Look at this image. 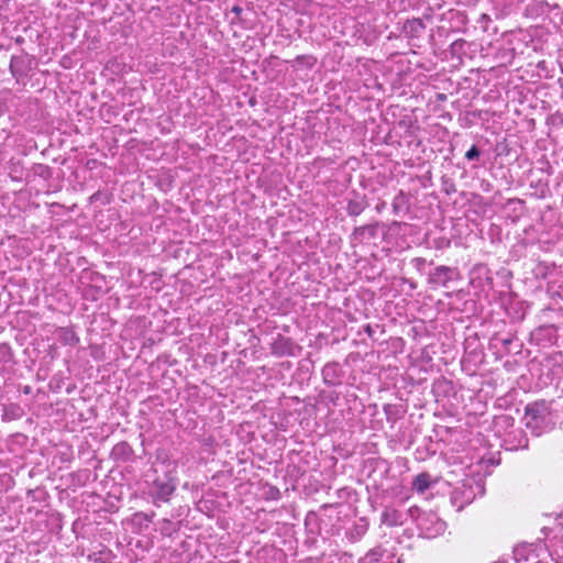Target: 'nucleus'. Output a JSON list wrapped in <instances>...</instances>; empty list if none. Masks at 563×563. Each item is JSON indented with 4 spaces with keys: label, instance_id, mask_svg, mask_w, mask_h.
Listing matches in <instances>:
<instances>
[{
    "label": "nucleus",
    "instance_id": "nucleus-4",
    "mask_svg": "<svg viewBox=\"0 0 563 563\" xmlns=\"http://www.w3.org/2000/svg\"><path fill=\"white\" fill-rule=\"evenodd\" d=\"M382 558V550L379 548L371 550L363 559V563H377Z\"/></svg>",
    "mask_w": 563,
    "mask_h": 563
},
{
    "label": "nucleus",
    "instance_id": "nucleus-5",
    "mask_svg": "<svg viewBox=\"0 0 563 563\" xmlns=\"http://www.w3.org/2000/svg\"><path fill=\"white\" fill-rule=\"evenodd\" d=\"M174 490V487L169 484H164L161 488L159 496L163 499H166Z\"/></svg>",
    "mask_w": 563,
    "mask_h": 563
},
{
    "label": "nucleus",
    "instance_id": "nucleus-2",
    "mask_svg": "<svg viewBox=\"0 0 563 563\" xmlns=\"http://www.w3.org/2000/svg\"><path fill=\"white\" fill-rule=\"evenodd\" d=\"M547 406L544 404H532L526 408V426L529 428H537L542 422L547 415Z\"/></svg>",
    "mask_w": 563,
    "mask_h": 563
},
{
    "label": "nucleus",
    "instance_id": "nucleus-6",
    "mask_svg": "<svg viewBox=\"0 0 563 563\" xmlns=\"http://www.w3.org/2000/svg\"><path fill=\"white\" fill-rule=\"evenodd\" d=\"M478 156H479V152L475 146H473L471 150H468L465 154V157L470 161L477 158Z\"/></svg>",
    "mask_w": 563,
    "mask_h": 563
},
{
    "label": "nucleus",
    "instance_id": "nucleus-1",
    "mask_svg": "<svg viewBox=\"0 0 563 563\" xmlns=\"http://www.w3.org/2000/svg\"><path fill=\"white\" fill-rule=\"evenodd\" d=\"M419 527L428 538H434L445 530V522L434 515H428L419 519Z\"/></svg>",
    "mask_w": 563,
    "mask_h": 563
},
{
    "label": "nucleus",
    "instance_id": "nucleus-3",
    "mask_svg": "<svg viewBox=\"0 0 563 563\" xmlns=\"http://www.w3.org/2000/svg\"><path fill=\"white\" fill-rule=\"evenodd\" d=\"M412 485L418 493H424L431 485L430 475L427 473H421L417 475L413 479Z\"/></svg>",
    "mask_w": 563,
    "mask_h": 563
}]
</instances>
